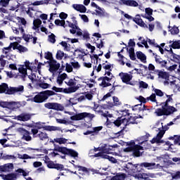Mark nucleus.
Listing matches in <instances>:
<instances>
[{
  "instance_id": "f257e3e1",
  "label": "nucleus",
  "mask_w": 180,
  "mask_h": 180,
  "mask_svg": "<svg viewBox=\"0 0 180 180\" xmlns=\"http://www.w3.org/2000/svg\"><path fill=\"white\" fill-rule=\"evenodd\" d=\"M172 96H174V94H166L167 99L166 101L160 103V105H162V108H157L155 112L157 116H169V115H172V113L177 112L178 110H176L175 107L171 106L169 104V102H174V98H172Z\"/></svg>"
},
{
  "instance_id": "f03ea898",
  "label": "nucleus",
  "mask_w": 180,
  "mask_h": 180,
  "mask_svg": "<svg viewBox=\"0 0 180 180\" xmlns=\"http://www.w3.org/2000/svg\"><path fill=\"white\" fill-rule=\"evenodd\" d=\"M54 95H56V92L51 90H45L35 95L32 101L35 103H43V102H46L50 96H54Z\"/></svg>"
},
{
  "instance_id": "7ed1b4c3",
  "label": "nucleus",
  "mask_w": 180,
  "mask_h": 180,
  "mask_svg": "<svg viewBox=\"0 0 180 180\" xmlns=\"http://www.w3.org/2000/svg\"><path fill=\"white\" fill-rule=\"evenodd\" d=\"M104 75H108V77L102 76L98 79V81H101V83L99 84V86H102V88H108V86H112V84H110V82L112 81V77H113V75H112V69L105 70Z\"/></svg>"
},
{
  "instance_id": "20e7f679",
  "label": "nucleus",
  "mask_w": 180,
  "mask_h": 180,
  "mask_svg": "<svg viewBox=\"0 0 180 180\" xmlns=\"http://www.w3.org/2000/svg\"><path fill=\"white\" fill-rule=\"evenodd\" d=\"M54 147L53 151L61 153L64 154V155H70V157H73V158L78 157V152L75 151L74 149H69L67 147H60L56 144H54Z\"/></svg>"
},
{
  "instance_id": "39448f33",
  "label": "nucleus",
  "mask_w": 180,
  "mask_h": 180,
  "mask_svg": "<svg viewBox=\"0 0 180 180\" xmlns=\"http://www.w3.org/2000/svg\"><path fill=\"white\" fill-rule=\"evenodd\" d=\"M143 167H144L145 168H148V169H153L154 168H158L160 166V164L156 165L154 162H143L141 164H136L135 174H139V172H143L144 171Z\"/></svg>"
},
{
  "instance_id": "423d86ee",
  "label": "nucleus",
  "mask_w": 180,
  "mask_h": 180,
  "mask_svg": "<svg viewBox=\"0 0 180 180\" xmlns=\"http://www.w3.org/2000/svg\"><path fill=\"white\" fill-rule=\"evenodd\" d=\"M144 150V147L140 146V145H136V146H134L133 148H126L124 151L125 153H132L134 157H141L143 155V151Z\"/></svg>"
},
{
  "instance_id": "0eeeda50",
  "label": "nucleus",
  "mask_w": 180,
  "mask_h": 180,
  "mask_svg": "<svg viewBox=\"0 0 180 180\" xmlns=\"http://www.w3.org/2000/svg\"><path fill=\"white\" fill-rule=\"evenodd\" d=\"M85 117H90V119H94V117H95V115L88 113V112H81L79 114H76L73 116H71L70 120L78 121V120H82V119H85Z\"/></svg>"
},
{
  "instance_id": "6e6552de",
  "label": "nucleus",
  "mask_w": 180,
  "mask_h": 180,
  "mask_svg": "<svg viewBox=\"0 0 180 180\" xmlns=\"http://www.w3.org/2000/svg\"><path fill=\"white\" fill-rule=\"evenodd\" d=\"M37 129H31V134H32L33 139H37V137H39V139L41 141L47 140L49 139V136L46 133H44L43 131H39Z\"/></svg>"
},
{
  "instance_id": "1a4fd4ad",
  "label": "nucleus",
  "mask_w": 180,
  "mask_h": 180,
  "mask_svg": "<svg viewBox=\"0 0 180 180\" xmlns=\"http://www.w3.org/2000/svg\"><path fill=\"white\" fill-rule=\"evenodd\" d=\"M119 77H120V78L124 84H127V85H131L130 82L131 79H133V75H131L127 72H122L119 74Z\"/></svg>"
},
{
  "instance_id": "9d476101",
  "label": "nucleus",
  "mask_w": 180,
  "mask_h": 180,
  "mask_svg": "<svg viewBox=\"0 0 180 180\" xmlns=\"http://www.w3.org/2000/svg\"><path fill=\"white\" fill-rule=\"evenodd\" d=\"M25 92V86L20 85L18 87H10L7 91L8 95H14V94H22Z\"/></svg>"
},
{
  "instance_id": "9b49d317",
  "label": "nucleus",
  "mask_w": 180,
  "mask_h": 180,
  "mask_svg": "<svg viewBox=\"0 0 180 180\" xmlns=\"http://www.w3.org/2000/svg\"><path fill=\"white\" fill-rule=\"evenodd\" d=\"M112 123L114 124V126H115L116 127H120L122 124H123L124 126L122 127V129L117 132V134H120V133H122V131H123V130L126 129V123L124 118H122V117H117L114 122H112Z\"/></svg>"
},
{
  "instance_id": "f8f14e48",
  "label": "nucleus",
  "mask_w": 180,
  "mask_h": 180,
  "mask_svg": "<svg viewBox=\"0 0 180 180\" xmlns=\"http://www.w3.org/2000/svg\"><path fill=\"white\" fill-rule=\"evenodd\" d=\"M46 109H52L53 110H63V108L61 104L57 103H46L44 104Z\"/></svg>"
},
{
  "instance_id": "ddd939ff",
  "label": "nucleus",
  "mask_w": 180,
  "mask_h": 180,
  "mask_svg": "<svg viewBox=\"0 0 180 180\" xmlns=\"http://www.w3.org/2000/svg\"><path fill=\"white\" fill-rule=\"evenodd\" d=\"M139 119L138 116H130L128 119L124 117L125 120V128L127 127V126L130 124H139V123H141V121L137 120Z\"/></svg>"
},
{
  "instance_id": "4468645a",
  "label": "nucleus",
  "mask_w": 180,
  "mask_h": 180,
  "mask_svg": "<svg viewBox=\"0 0 180 180\" xmlns=\"http://www.w3.org/2000/svg\"><path fill=\"white\" fill-rule=\"evenodd\" d=\"M120 5H126V6H132L136 8L139 6V3L134 0H120Z\"/></svg>"
},
{
  "instance_id": "2eb2a0df",
  "label": "nucleus",
  "mask_w": 180,
  "mask_h": 180,
  "mask_svg": "<svg viewBox=\"0 0 180 180\" xmlns=\"http://www.w3.org/2000/svg\"><path fill=\"white\" fill-rule=\"evenodd\" d=\"M0 176L4 180H15L19 178V174L12 172L7 174H0Z\"/></svg>"
},
{
  "instance_id": "dca6fc26",
  "label": "nucleus",
  "mask_w": 180,
  "mask_h": 180,
  "mask_svg": "<svg viewBox=\"0 0 180 180\" xmlns=\"http://www.w3.org/2000/svg\"><path fill=\"white\" fill-rule=\"evenodd\" d=\"M32 116H33V114L22 113L21 115H18L15 119L20 122H27L32 119Z\"/></svg>"
},
{
  "instance_id": "f3484780",
  "label": "nucleus",
  "mask_w": 180,
  "mask_h": 180,
  "mask_svg": "<svg viewBox=\"0 0 180 180\" xmlns=\"http://www.w3.org/2000/svg\"><path fill=\"white\" fill-rule=\"evenodd\" d=\"M19 43H20V41L19 40H18V41H15L13 50H18L20 54H22V53H26L27 51H29V49H27V47L23 46V45L19 44Z\"/></svg>"
},
{
  "instance_id": "a211bd4d",
  "label": "nucleus",
  "mask_w": 180,
  "mask_h": 180,
  "mask_svg": "<svg viewBox=\"0 0 180 180\" xmlns=\"http://www.w3.org/2000/svg\"><path fill=\"white\" fill-rule=\"evenodd\" d=\"M133 21L135 22L138 26L141 27H146L148 28V26L143 21V19L140 17V15L137 14L135 18H133Z\"/></svg>"
},
{
  "instance_id": "6ab92c4d",
  "label": "nucleus",
  "mask_w": 180,
  "mask_h": 180,
  "mask_svg": "<svg viewBox=\"0 0 180 180\" xmlns=\"http://www.w3.org/2000/svg\"><path fill=\"white\" fill-rule=\"evenodd\" d=\"M153 56H155V63H157V64H160L162 68H167V60H162V58H161V56L155 53H153Z\"/></svg>"
},
{
  "instance_id": "aec40b11",
  "label": "nucleus",
  "mask_w": 180,
  "mask_h": 180,
  "mask_svg": "<svg viewBox=\"0 0 180 180\" xmlns=\"http://www.w3.org/2000/svg\"><path fill=\"white\" fill-rule=\"evenodd\" d=\"M124 168L126 169V171L128 172V174H136V165H134L131 162H128L126 164Z\"/></svg>"
},
{
  "instance_id": "412c9836",
  "label": "nucleus",
  "mask_w": 180,
  "mask_h": 180,
  "mask_svg": "<svg viewBox=\"0 0 180 180\" xmlns=\"http://www.w3.org/2000/svg\"><path fill=\"white\" fill-rule=\"evenodd\" d=\"M136 176H137L139 179L150 180V178H154V174L151 173H140L138 174V175L136 174Z\"/></svg>"
},
{
  "instance_id": "4be33fe9",
  "label": "nucleus",
  "mask_w": 180,
  "mask_h": 180,
  "mask_svg": "<svg viewBox=\"0 0 180 180\" xmlns=\"http://www.w3.org/2000/svg\"><path fill=\"white\" fill-rule=\"evenodd\" d=\"M156 72H158V78H162V79L169 81V73L160 70H158Z\"/></svg>"
},
{
  "instance_id": "5701e85b",
  "label": "nucleus",
  "mask_w": 180,
  "mask_h": 180,
  "mask_svg": "<svg viewBox=\"0 0 180 180\" xmlns=\"http://www.w3.org/2000/svg\"><path fill=\"white\" fill-rule=\"evenodd\" d=\"M73 8L77 12H80V13H85L86 12V7L82 4H74Z\"/></svg>"
},
{
  "instance_id": "b1692460",
  "label": "nucleus",
  "mask_w": 180,
  "mask_h": 180,
  "mask_svg": "<svg viewBox=\"0 0 180 180\" xmlns=\"http://www.w3.org/2000/svg\"><path fill=\"white\" fill-rule=\"evenodd\" d=\"M126 178H127V175L125 173L119 172L112 176L110 180H124Z\"/></svg>"
},
{
  "instance_id": "393cba45",
  "label": "nucleus",
  "mask_w": 180,
  "mask_h": 180,
  "mask_svg": "<svg viewBox=\"0 0 180 180\" xmlns=\"http://www.w3.org/2000/svg\"><path fill=\"white\" fill-rule=\"evenodd\" d=\"M79 89V86H71L68 89L65 88L64 90V94H74V92H77Z\"/></svg>"
},
{
  "instance_id": "a878e982",
  "label": "nucleus",
  "mask_w": 180,
  "mask_h": 180,
  "mask_svg": "<svg viewBox=\"0 0 180 180\" xmlns=\"http://www.w3.org/2000/svg\"><path fill=\"white\" fill-rule=\"evenodd\" d=\"M136 57L139 60H140L142 63H147V56L143 53L141 51L136 52Z\"/></svg>"
},
{
  "instance_id": "bb28decb",
  "label": "nucleus",
  "mask_w": 180,
  "mask_h": 180,
  "mask_svg": "<svg viewBox=\"0 0 180 180\" xmlns=\"http://www.w3.org/2000/svg\"><path fill=\"white\" fill-rule=\"evenodd\" d=\"M8 91H9L8 84L2 83L0 84V94H6V95H8Z\"/></svg>"
},
{
  "instance_id": "cd10ccee",
  "label": "nucleus",
  "mask_w": 180,
  "mask_h": 180,
  "mask_svg": "<svg viewBox=\"0 0 180 180\" xmlns=\"http://www.w3.org/2000/svg\"><path fill=\"white\" fill-rule=\"evenodd\" d=\"M23 131L24 134L22 137V139L25 140V141H32V136H30V134H32V133L26 129H23Z\"/></svg>"
},
{
  "instance_id": "c85d7f7f",
  "label": "nucleus",
  "mask_w": 180,
  "mask_h": 180,
  "mask_svg": "<svg viewBox=\"0 0 180 180\" xmlns=\"http://www.w3.org/2000/svg\"><path fill=\"white\" fill-rule=\"evenodd\" d=\"M16 105V102L15 101H11V102H8V101H0V108H8V106H13Z\"/></svg>"
},
{
  "instance_id": "c756f323",
  "label": "nucleus",
  "mask_w": 180,
  "mask_h": 180,
  "mask_svg": "<svg viewBox=\"0 0 180 180\" xmlns=\"http://www.w3.org/2000/svg\"><path fill=\"white\" fill-rule=\"evenodd\" d=\"M33 25H34L32 27V29L34 30H37V29H39V27H40V26L41 25V20L39 18H37L33 21Z\"/></svg>"
},
{
  "instance_id": "7c9ffc66",
  "label": "nucleus",
  "mask_w": 180,
  "mask_h": 180,
  "mask_svg": "<svg viewBox=\"0 0 180 180\" xmlns=\"http://www.w3.org/2000/svg\"><path fill=\"white\" fill-rule=\"evenodd\" d=\"M164 137L159 132L158 133L156 137L153 138L151 141L150 143L152 144H155V143H160V140H161Z\"/></svg>"
},
{
  "instance_id": "2f4dec72",
  "label": "nucleus",
  "mask_w": 180,
  "mask_h": 180,
  "mask_svg": "<svg viewBox=\"0 0 180 180\" xmlns=\"http://www.w3.org/2000/svg\"><path fill=\"white\" fill-rule=\"evenodd\" d=\"M38 86L39 88H41L42 89H48V88H51V84L48 83H44V82H40L38 83Z\"/></svg>"
},
{
  "instance_id": "473e14b6",
  "label": "nucleus",
  "mask_w": 180,
  "mask_h": 180,
  "mask_svg": "<svg viewBox=\"0 0 180 180\" xmlns=\"http://www.w3.org/2000/svg\"><path fill=\"white\" fill-rule=\"evenodd\" d=\"M14 174H18V176H20V175H22V176H27L29 175V173L26 172L23 169L19 168L15 170V173Z\"/></svg>"
},
{
  "instance_id": "72a5a7b5",
  "label": "nucleus",
  "mask_w": 180,
  "mask_h": 180,
  "mask_svg": "<svg viewBox=\"0 0 180 180\" xmlns=\"http://www.w3.org/2000/svg\"><path fill=\"white\" fill-rule=\"evenodd\" d=\"M29 127H35V128H32V130H40L41 129L44 128V126H43V123L41 122H37L35 124V126H32V125H29Z\"/></svg>"
},
{
  "instance_id": "f704fd0d",
  "label": "nucleus",
  "mask_w": 180,
  "mask_h": 180,
  "mask_svg": "<svg viewBox=\"0 0 180 180\" xmlns=\"http://www.w3.org/2000/svg\"><path fill=\"white\" fill-rule=\"evenodd\" d=\"M60 67H61V65L60 63H56V65L49 67V71L50 72H56V71H58L60 69Z\"/></svg>"
},
{
  "instance_id": "c9c22d12",
  "label": "nucleus",
  "mask_w": 180,
  "mask_h": 180,
  "mask_svg": "<svg viewBox=\"0 0 180 180\" xmlns=\"http://www.w3.org/2000/svg\"><path fill=\"white\" fill-rule=\"evenodd\" d=\"M75 81H77L75 78L70 79L68 82H65V84H66L68 86H75V85H77V82H75Z\"/></svg>"
},
{
  "instance_id": "e433bc0d",
  "label": "nucleus",
  "mask_w": 180,
  "mask_h": 180,
  "mask_svg": "<svg viewBox=\"0 0 180 180\" xmlns=\"http://www.w3.org/2000/svg\"><path fill=\"white\" fill-rule=\"evenodd\" d=\"M169 47H171L174 49H180V41H173L172 44L169 45Z\"/></svg>"
},
{
  "instance_id": "4c0bfd02",
  "label": "nucleus",
  "mask_w": 180,
  "mask_h": 180,
  "mask_svg": "<svg viewBox=\"0 0 180 180\" xmlns=\"http://www.w3.org/2000/svg\"><path fill=\"white\" fill-rule=\"evenodd\" d=\"M22 39L25 40L27 43H29V41L32 39H33V35L32 34H26L23 33Z\"/></svg>"
},
{
  "instance_id": "58836bf2",
  "label": "nucleus",
  "mask_w": 180,
  "mask_h": 180,
  "mask_svg": "<svg viewBox=\"0 0 180 180\" xmlns=\"http://www.w3.org/2000/svg\"><path fill=\"white\" fill-rule=\"evenodd\" d=\"M3 154L4 153H1V160H15V158H16L15 155H3Z\"/></svg>"
},
{
  "instance_id": "ea45409f",
  "label": "nucleus",
  "mask_w": 180,
  "mask_h": 180,
  "mask_svg": "<svg viewBox=\"0 0 180 180\" xmlns=\"http://www.w3.org/2000/svg\"><path fill=\"white\" fill-rule=\"evenodd\" d=\"M73 165L75 166V168H79L78 171H82V172H86V174H88V172H89V171L88 170V168L85 167L75 165V164H73Z\"/></svg>"
},
{
  "instance_id": "a19ab883",
  "label": "nucleus",
  "mask_w": 180,
  "mask_h": 180,
  "mask_svg": "<svg viewBox=\"0 0 180 180\" xmlns=\"http://www.w3.org/2000/svg\"><path fill=\"white\" fill-rule=\"evenodd\" d=\"M20 6V4L18 3V1H14V5L13 6H10L8 7L9 11H16L18 8Z\"/></svg>"
},
{
  "instance_id": "79ce46f5",
  "label": "nucleus",
  "mask_w": 180,
  "mask_h": 180,
  "mask_svg": "<svg viewBox=\"0 0 180 180\" xmlns=\"http://www.w3.org/2000/svg\"><path fill=\"white\" fill-rule=\"evenodd\" d=\"M56 35L53 33H51L50 35L48 36V41L49 43H52V44H54L56 43Z\"/></svg>"
},
{
  "instance_id": "37998d69",
  "label": "nucleus",
  "mask_w": 180,
  "mask_h": 180,
  "mask_svg": "<svg viewBox=\"0 0 180 180\" xmlns=\"http://www.w3.org/2000/svg\"><path fill=\"white\" fill-rule=\"evenodd\" d=\"M54 141L58 143V144H65V143H67V139H65V138H56L54 139Z\"/></svg>"
},
{
  "instance_id": "c03bdc74",
  "label": "nucleus",
  "mask_w": 180,
  "mask_h": 180,
  "mask_svg": "<svg viewBox=\"0 0 180 180\" xmlns=\"http://www.w3.org/2000/svg\"><path fill=\"white\" fill-rule=\"evenodd\" d=\"M169 32H171V34H178V33H179V28L174 25L169 30Z\"/></svg>"
},
{
  "instance_id": "a18cd8bd",
  "label": "nucleus",
  "mask_w": 180,
  "mask_h": 180,
  "mask_svg": "<svg viewBox=\"0 0 180 180\" xmlns=\"http://www.w3.org/2000/svg\"><path fill=\"white\" fill-rule=\"evenodd\" d=\"M44 130H46V131H55V130H57L56 127L53 126H44Z\"/></svg>"
},
{
  "instance_id": "49530a36",
  "label": "nucleus",
  "mask_w": 180,
  "mask_h": 180,
  "mask_svg": "<svg viewBox=\"0 0 180 180\" xmlns=\"http://www.w3.org/2000/svg\"><path fill=\"white\" fill-rule=\"evenodd\" d=\"M53 169H57V171H64V165L56 163L55 164Z\"/></svg>"
},
{
  "instance_id": "de8ad7c7",
  "label": "nucleus",
  "mask_w": 180,
  "mask_h": 180,
  "mask_svg": "<svg viewBox=\"0 0 180 180\" xmlns=\"http://www.w3.org/2000/svg\"><path fill=\"white\" fill-rule=\"evenodd\" d=\"M20 74L27 75V69L25 68V65H21V68H18Z\"/></svg>"
},
{
  "instance_id": "09e8293b",
  "label": "nucleus",
  "mask_w": 180,
  "mask_h": 180,
  "mask_svg": "<svg viewBox=\"0 0 180 180\" xmlns=\"http://www.w3.org/2000/svg\"><path fill=\"white\" fill-rule=\"evenodd\" d=\"M44 58H46V60H52L53 58V53H51V52L48 51L46 53H44Z\"/></svg>"
},
{
  "instance_id": "8fccbe9b",
  "label": "nucleus",
  "mask_w": 180,
  "mask_h": 180,
  "mask_svg": "<svg viewBox=\"0 0 180 180\" xmlns=\"http://www.w3.org/2000/svg\"><path fill=\"white\" fill-rule=\"evenodd\" d=\"M127 148H133L134 147H136V142L134 140H131V141L127 142Z\"/></svg>"
},
{
  "instance_id": "3c124183",
  "label": "nucleus",
  "mask_w": 180,
  "mask_h": 180,
  "mask_svg": "<svg viewBox=\"0 0 180 180\" xmlns=\"http://www.w3.org/2000/svg\"><path fill=\"white\" fill-rule=\"evenodd\" d=\"M63 57H64V52L61 51H58L56 53L57 60H63Z\"/></svg>"
},
{
  "instance_id": "603ef678",
  "label": "nucleus",
  "mask_w": 180,
  "mask_h": 180,
  "mask_svg": "<svg viewBox=\"0 0 180 180\" xmlns=\"http://www.w3.org/2000/svg\"><path fill=\"white\" fill-rule=\"evenodd\" d=\"M112 100L115 106H120L122 105V102L119 101V98L117 96H113Z\"/></svg>"
},
{
  "instance_id": "864d4df0",
  "label": "nucleus",
  "mask_w": 180,
  "mask_h": 180,
  "mask_svg": "<svg viewBox=\"0 0 180 180\" xmlns=\"http://www.w3.org/2000/svg\"><path fill=\"white\" fill-rule=\"evenodd\" d=\"M4 167L6 168V172L8 171L9 172L11 169H13V163H8L5 164Z\"/></svg>"
},
{
  "instance_id": "5fc2aeb1",
  "label": "nucleus",
  "mask_w": 180,
  "mask_h": 180,
  "mask_svg": "<svg viewBox=\"0 0 180 180\" xmlns=\"http://www.w3.org/2000/svg\"><path fill=\"white\" fill-rule=\"evenodd\" d=\"M11 0H0V5L4 8H6L9 5V1Z\"/></svg>"
},
{
  "instance_id": "6e6d98bb",
  "label": "nucleus",
  "mask_w": 180,
  "mask_h": 180,
  "mask_svg": "<svg viewBox=\"0 0 180 180\" xmlns=\"http://www.w3.org/2000/svg\"><path fill=\"white\" fill-rule=\"evenodd\" d=\"M52 90H53L55 92H63L64 94V91L65 90V89L53 86L52 87Z\"/></svg>"
},
{
  "instance_id": "4d7b16f0",
  "label": "nucleus",
  "mask_w": 180,
  "mask_h": 180,
  "mask_svg": "<svg viewBox=\"0 0 180 180\" xmlns=\"http://www.w3.org/2000/svg\"><path fill=\"white\" fill-rule=\"evenodd\" d=\"M155 94H152L149 97H147V101H151V102H157V99L155 98Z\"/></svg>"
},
{
  "instance_id": "13d9d810",
  "label": "nucleus",
  "mask_w": 180,
  "mask_h": 180,
  "mask_svg": "<svg viewBox=\"0 0 180 180\" xmlns=\"http://www.w3.org/2000/svg\"><path fill=\"white\" fill-rule=\"evenodd\" d=\"M154 92L157 96L162 97V96L164 95V93L162 92V91L158 89H154Z\"/></svg>"
},
{
  "instance_id": "bf43d9fd",
  "label": "nucleus",
  "mask_w": 180,
  "mask_h": 180,
  "mask_svg": "<svg viewBox=\"0 0 180 180\" xmlns=\"http://www.w3.org/2000/svg\"><path fill=\"white\" fill-rule=\"evenodd\" d=\"M60 46L64 47V50H66V51H70V47H68V44H67V42L62 41L60 43Z\"/></svg>"
},
{
  "instance_id": "052dcab7",
  "label": "nucleus",
  "mask_w": 180,
  "mask_h": 180,
  "mask_svg": "<svg viewBox=\"0 0 180 180\" xmlns=\"http://www.w3.org/2000/svg\"><path fill=\"white\" fill-rule=\"evenodd\" d=\"M172 58H173L172 61H174V63H177V64H180V63H179L180 56L179 55L175 53V54H174Z\"/></svg>"
},
{
  "instance_id": "680f3d73",
  "label": "nucleus",
  "mask_w": 180,
  "mask_h": 180,
  "mask_svg": "<svg viewBox=\"0 0 180 180\" xmlns=\"http://www.w3.org/2000/svg\"><path fill=\"white\" fill-rule=\"evenodd\" d=\"M136 99L141 102V105H143V103H147V99L143 96H139Z\"/></svg>"
},
{
  "instance_id": "e2e57ef3",
  "label": "nucleus",
  "mask_w": 180,
  "mask_h": 180,
  "mask_svg": "<svg viewBox=\"0 0 180 180\" xmlns=\"http://www.w3.org/2000/svg\"><path fill=\"white\" fill-rule=\"evenodd\" d=\"M103 68L105 70V71H108L109 70H112V65H106V63H103Z\"/></svg>"
},
{
  "instance_id": "0e129e2a",
  "label": "nucleus",
  "mask_w": 180,
  "mask_h": 180,
  "mask_svg": "<svg viewBox=\"0 0 180 180\" xmlns=\"http://www.w3.org/2000/svg\"><path fill=\"white\" fill-rule=\"evenodd\" d=\"M13 47H15V42H11V43H10L8 46L3 48V51L4 50H9V51H11V50H12V49L13 50Z\"/></svg>"
},
{
  "instance_id": "69168bd1",
  "label": "nucleus",
  "mask_w": 180,
  "mask_h": 180,
  "mask_svg": "<svg viewBox=\"0 0 180 180\" xmlns=\"http://www.w3.org/2000/svg\"><path fill=\"white\" fill-rule=\"evenodd\" d=\"M103 129V127H96L93 128V133H95L96 134H98L101 130Z\"/></svg>"
},
{
  "instance_id": "338daca9",
  "label": "nucleus",
  "mask_w": 180,
  "mask_h": 180,
  "mask_svg": "<svg viewBox=\"0 0 180 180\" xmlns=\"http://www.w3.org/2000/svg\"><path fill=\"white\" fill-rule=\"evenodd\" d=\"M65 71H67V72H72V65H71L68 63H67Z\"/></svg>"
},
{
  "instance_id": "774afa93",
  "label": "nucleus",
  "mask_w": 180,
  "mask_h": 180,
  "mask_svg": "<svg viewBox=\"0 0 180 180\" xmlns=\"http://www.w3.org/2000/svg\"><path fill=\"white\" fill-rule=\"evenodd\" d=\"M180 143V135H174V144H179Z\"/></svg>"
}]
</instances>
